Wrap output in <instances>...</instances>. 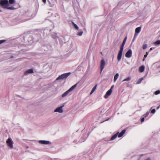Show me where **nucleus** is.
Wrapping results in <instances>:
<instances>
[{
	"label": "nucleus",
	"mask_w": 160,
	"mask_h": 160,
	"mask_svg": "<svg viewBox=\"0 0 160 160\" xmlns=\"http://www.w3.org/2000/svg\"><path fill=\"white\" fill-rule=\"evenodd\" d=\"M16 0H0V6L3 9L8 10H15L16 8L13 6H9L10 4L16 3Z\"/></svg>",
	"instance_id": "obj_1"
},
{
	"label": "nucleus",
	"mask_w": 160,
	"mask_h": 160,
	"mask_svg": "<svg viewBox=\"0 0 160 160\" xmlns=\"http://www.w3.org/2000/svg\"><path fill=\"white\" fill-rule=\"evenodd\" d=\"M77 84H75L71 87L68 90L64 93L62 95V98L65 97L69 94V93L73 91L76 87Z\"/></svg>",
	"instance_id": "obj_2"
},
{
	"label": "nucleus",
	"mask_w": 160,
	"mask_h": 160,
	"mask_svg": "<svg viewBox=\"0 0 160 160\" xmlns=\"http://www.w3.org/2000/svg\"><path fill=\"white\" fill-rule=\"evenodd\" d=\"M6 143L7 146L10 149H12L13 148L14 142L11 138H8L6 141Z\"/></svg>",
	"instance_id": "obj_3"
},
{
	"label": "nucleus",
	"mask_w": 160,
	"mask_h": 160,
	"mask_svg": "<svg viewBox=\"0 0 160 160\" xmlns=\"http://www.w3.org/2000/svg\"><path fill=\"white\" fill-rule=\"evenodd\" d=\"M71 74L70 72H68L62 74L61 75L58 77L56 80H58L60 79H63L67 78Z\"/></svg>",
	"instance_id": "obj_4"
},
{
	"label": "nucleus",
	"mask_w": 160,
	"mask_h": 160,
	"mask_svg": "<svg viewBox=\"0 0 160 160\" xmlns=\"http://www.w3.org/2000/svg\"><path fill=\"white\" fill-rule=\"evenodd\" d=\"M24 15L28 18L27 20L33 18V17H32V12L28 11L25 12Z\"/></svg>",
	"instance_id": "obj_5"
},
{
	"label": "nucleus",
	"mask_w": 160,
	"mask_h": 160,
	"mask_svg": "<svg viewBox=\"0 0 160 160\" xmlns=\"http://www.w3.org/2000/svg\"><path fill=\"white\" fill-rule=\"evenodd\" d=\"M64 106V105L63 104L62 106L57 108L54 111V112H58L59 113H62L63 112L62 108Z\"/></svg>",
	"instance_id": "obj_6"
},
{
	"label": "nucleus",
	"mask_w": 160,
	"mask_h": 160,
	"mask_svg": "<svg viewBox=\"0 0 160 160\" xmlns=\"http://www.w3.org/2000/svg\"><path fill=\"white\" fill-rule=\"evenodd\" d=\"M105 65V62L104 59H102L100 62V73H101Z\"/></svg>",
	"instance_id": "obj_7"
},
{
	"label": "nucleus",
	"mask_w": 160,
	"mask_h": 160,
	"mask_svg": "<svg viewBox=\"0 0 160 160\" xmlns=\"http://www.w3.org/2000/svg\"><path fill=\"white\" fill-rule=\"evenodd\" d=\"M38 142L40 144L44 145H48L51 144V142H50L46 140H39L38 141Z\"/></svg>",
	"instance_id": "obj_8"
},
{
	"label": "nucleus",
	"mask_w": 160,
	"mask_h": 160,
	"mask_svg": "<svg viewBox=\"0 0 160 160\" xmlns=\"http://www.w3.org/2000/svg\"><path fill=\"white\" fill-rule=\"evenodd\" d=\"M123 50V49H120L117 56V59L118 61H120L121 59Z\"/></svg>",
	"instance_id": "obj_9"
},
{
	"label": "nucleus",
	"mask_w": 160,
	"mask_h": 160,
	"mask_svg": "<svg viewBox=\"0 0 160 160\" xmlns=\"http://www.w3.org/2000/svg\"><path fill=\"white\" fill-rule=\"evenodd\" d=\"M132 50L131 49H129L126 53L125 57L128 58H131L132 56Z\"/></svg>",
	"instance_id": "obj_10"
},
{
	"label": "nucleus",
	"mask_w": 160,
	"mask_h": 160,
	"mask_svg": "<svg viewBox=\"0 0 160 160\" xmlns=\"http://www.w3.org/2000/svg\"><path fill=\"white\" fill-rule=\"evenodd\" d=\"M112 92V90H111V89H110L108 90L106 93L105 95L104 96V98H108V96H110Z\"/></svg>",
	"instance_id": "obj_11"
},
{
	"label": "nucleus",
	"mask_w": 160,
	"mask_h": 160,
	"mask_svg": "<svg viewBox=\"0 0 160 160\" xmlns=\"http://www.w3.org/2000/svg\"><path fill=\"white\" fill-rule=\"evenodd\" d=\"M33 72V70L32 69H30L24 72V75H27L30 73H32Z\"/></svg>",
	"instance_id": "obj_12"
},
{
	"label": "nucleus",
	"mask_w": 160,
	"mask_h": 160,
	"mask_svg": "<svg viewBox=\"0 0 160 160\" xmlns=\"http://www.w3.org/2000/svg\"><path fill=\"white\" fill-rule=\"evenodd\" d=\"M127 37H126L124 39L123 41L122 42V43L121 46L120 47V49H121L123 50V47L124 46V45L125 44V43L126 42V40H127Z\"/></svg>",
	"instance_id": "obj_13"
},
{
	"label": "nucleus",
	"mask_w": 160,
	"mask_h": 160,
	"mask_svg": "<svg viewBox=\"0 0 160 160\" xmlns=\"http://www.w3.org/2000/svg\"><path fill=\"white\" fill-rule=\"evenodd\" d=\"M126 132V130L125 129L123 130L122 132L118 134V137L119 138H120L122 137L123 134L125 133Z\"/></svg>",
	"instance_id": "obj_14"
},
{
	"label": "nucleus",
	"mask_w": 160,
	"mask_h": 160,
	"mask_svg": "<svg viewBox=\"0 0 160 160\" xmlns=\"http://www.w3.org/2000/svg\"><path fill=\"white\" fill-rule=\"evenodd\" d=\"M118 133H119V132H118L116 134L113 135L110 138V140L112 141L115 139L117 137Z\"/></svg>",
	"instance_id": "obj_15"
},
{
	"label": "nucleus",
	"mask_w": 160,
	"mask_h": 160,
	"mask_svg": "<svg viewBox=\"0 0 160 160\" xmlns=\"http://www.w3.org/2000/svg\"><path fill=\"white\" fill-rule=\"evenodd\" d=\"M144 69L145 66L143 65L142 66L139 68V71L141 72H143L144 71Z\"/></svg>",
	"instance_id": "obj_16"
},
{
	"label": "nucleus",
	"mask_w": 160,
	"mask_h": 160,
	"mask_svg": "<svg viewBox=\"0 0 160 160\" xmlns=\"http://www.w3.org/2000/svg\"><path fill=\"white\" fill-rule=\"evenodd\" d=\"M143 79L144 78H140L137 81L136 84H140L141 82L142 81Z\"/></svg>",
	"instance_id": "obj_17"
},
{
	"label": "nucleus",
	"mask_w": 160,
	"mask_h": 160,
	"mask_svg": "<svg viewBox=\"0 0 160 160\" xmlns=\"http://www.w3.org/2000/svg\"><path fill=\"white\" fill-rule=\"evenodd\" d=\"M52 38L55 39H57L58 38V37L57 35V34L54 33L52 35Z\"/></svg>",
	"instance_id": "obj_18"
},
{
	"label": "nucleus",
	"mask_w": 160,
	"mask_h": 160,
	"mask_svg": "<svg viewBox=\"0 0 160 160\" xmlns=\"http://www.w3.org/2000/svg\"><path fill=\"white\" fill-rule=\"evenodd\" d=\"M119 77V74L118 73H116L114 77V82H115L117 80Z\"/></svg>",
	"instance_id": "obj_19"
},
{
	"label": "nucleus",
	"mask_w": 160,
	"mask_h": 160,
	"mask_svg": "<svg viewBox=\"0 0 160 160\" xmlns=\"http://www.w3.org/2000/svg\"><path fill=\"white\" fill-rule=\"evenodd\" d=\"M141 27H138L136 28L135 29V32L136 33H139L141 31Z\"/></svg>",
	"instance_id": "obj_20"
},
{
	"label": "nucleus",
	"mask_w": 160,
	"mask_h": 160,
	"mask_svg": "<svg viewBox=\"0 0 160 160\" xmlns=\"http://www.w3.org/2000/svg\"><path fill=\"white\" fill-rule=\"evenodd\" d=\"M97 86V85H96L94 86V87L92 89V90L91 91V92L90 93V94H92L93 92L95 91V90H96V88Z\"/></svg>",
	"instance_id": "obj_21"
},
{
	"label": "nucleus",
	"mask_w": 160,
	"mask_h": 160,
	"mask_svg": "<svg viewBox=\"0 0 160 160\" xmlns=\"http://www.w3.org/2000/svg\"><path fill=\"white\" fill-rule=\"evenodd\" d=\"M72 23L73 24V25L74 28L77 29L78 30L79 28L78 26L76 24H75L73 22H72Z\"/></svg>",
	"instance_id": "obj_22"
},
{
	"label": "nucleus",
	"mask_w": 160,
	"mask_h": 160,
	"mask_svg": "<svg viewBox=\"0 0 160 160\" xmlns=\"http://www.w3.org/2000/svg\"><path fill=\"white\" fill-rule=\"evenodd\" d=\"M131 80V78L130 77H128L127 78L124 79L122 80V82H124L125 81H128Z\"/></svg>",
	"instance_id": "obj_23"
},
{
	"label": "nucleus",
	"mask_w": 160,
	"mask_h": 160,
	"mask_svg": "<svg viewBox=\"0 0 160 160\" xmlns=\"http://www.w3.org/2000/svg\"><path fill=\"white\" fill-rule=\"evenodd\" d=\"M155 44L159 45L160 44V40H158L154 42Z\"/></svg>",
	"instance_id": "obj_24"
},
{
	"label": "nucleus",
	"mask_w": 160,
	"mask_h": 160,
	"mask_svg": "<svg viewBox=\"0 0 160 160\" xmlns=\"http://www.w3.org/2000/svg\"><path fill=\"white\" fill-rule=\"evenodd\" d=\"M149 112H147L145 114L143 115V116L145 118L147 117L149 114Z\"/></svg>",
	"instance_id": "obj_25"
},
{
	"label": "nucleus",
	"mask_w": 160,
	"mask_h": 160,
	"mask_svg": "<svg viewBox=\"0 0 160 160\" xmlns=\"http://www.w3.org/2000/svg\"><path fill=\"white\" fill-rule=\"evenodd\" d=\"M83 32L82 31H80V32H78L77 33V35L79 36H81L82 35Z\"/></svg>",
	"instance_id": "obj_26"
},
{
	"label": "nucleus",
	"mask_w": 160,
	"mask_h": 160,
	"mask_svg": "<svg viewBox=\"0 0 160 160\" xmlns=\"http://www.w3.org/2000/svg\"><path fill=\"white\" fill-rule=\"evenodd\" d=\"M159 93H160V91L159 90L156 91L154 92V94L155 95H158L159 94Z\"/></svg>",
	"instance_id": "obj_27"
},
{
	"label": "nucleus",
	"mask_w": 160,
	"mask_h": 160,
	"mask_svg": "<svg viewBox=\"0 0 160 160\" xmlns=\"http://www.w3.org/2000/svg\"><path fill=\"white\" fill-rule=\"evenodd\" d=\"M147 45L146 44H144L142 48L143 49H145L147 47Z\"/></svg>",
	"instance_id": "obj_28"
},
{
	"label": "nucleus",
	"mask_w": 160,
	"mask_h": 160,
	"mask_svg": "<svg viewBox=\"0 0 160 160\" xmlns=\"http://www.w3.org/2000/svg\"><path fill=\"white\" fill-rule=\"evenodd\" d=\"M155 112H156L155 109H153L151 111V113H153V114H154L155 113Z\"/></svg>",
	"instance_id": "obj_29"
},
{
	"label": "nucleus",
	"mask_w": 160,
	"mask_h": 160,
	"mask_svg": "<svg viewBox=\"0 0 160 160\" xmlns=\"http://www.w3.org/2000/svg\"><path fill=\"white\" fill-rule=\"evenodd\" d=\"M6 41L5 40H0V44L3 43Z\"/></svg>",
	"instance_id": "obj_30"
},
{
	"label": "nucleus",
	"mask_w": 160,
	"mask_h": 160,
	"mask_svg": "<svg viewBox=\"0 0 160 160\" xmlns=\"http://www.w3.org/2000/svg\"><path fill=\"white\" fill-rule=\"evenodd\" d=\"M144 117H143L141 119V122H143L144 120Z\"/></svg>",
	"instance_id": "obj_31"
},
{
	"label": "nucleus",
	"mask_w": 160,
	"mask_h": 160,
	"mask_svg": "<svg viewBox=\"0 0 160 160\" xmlns=\"http://www.w3.org/2000/svg\"><path fill=\"white\" fill-rule=\"evenodd\" d=\"M114 87V85H112L111 86V88L110 89H111V90H112V88H113Z\"/></svg>",
	"instance_id": "obj_32"
},
{
	"label": "nucleus",
	"mask_w": 160,
	"mask_h": 160,
	"mask_svg": "<svg viewBox=\"0 0 160 160\" xmlns=\"http://www.w3.org/2000/svg\"><path fill=\"white\" fill-rule=\"evenodd\" d=\"M147 55L145 54V55H144V58H145L147 57Z\"/></svg>",
	"instance_id": "obj_33"
},
{
	"label": "nucleus",
	"mask_w": 160,
	"mask_h": 160,
	"mask_svg": "<svg viewBox=\"0 0 160 160\" xmlns=\"http://www.w3.org/2000/svg\"><path fill=\"white\" fill-rule=\"evenodd\" d=\"M42 1L44 3H45L46 2V0H42Z\"/></svg>",
	"instance_id": "obj_34"
},
{
	"label": "nucleus",
	"mask_w": 160,
	"mask_h": 160,
	"mask_svg": "<svg viewBox=\"0 0 160 160\" xmlns=\"http://www.w3.org/2000/svg\"><path fill=\"white\" fill-rule=\"evenodd\" d=\"M160 105L157 107V109H158L160 108Z\"/></svg>",
	"instance_id": "obj_35"
},
{
	"label": "nucleus",
	"mask_w": 160,
	"mask_h": 160,
	"mask_svg": "<svg viewBox=\"0 0 160 160\" xmlns=\"http://www.w3.org/2000/svg\"><path fill=\"white\" fill-rule=\"evenodd\" d=\"M148 52H147L146 53V54L147 55H148Z\"/></svg>",
	"instance_id": "obj_36"
},
{
	"label": "nucleus",
	"mask_w": 160,
	"mask_h": 160,
	"mask_svg": "<svg viewBox=\"0 0 160 160\" xmlns=\"http://www.w3.org/2000/svg\"><path fill=\"white\" fill-rule=\"evenodd\" d=\"M145 58H143V61H144L145 60Z\"/></svg>",
	"instance_id": "obj_37"
},
{
	"label": "nucleus",
	"mask_w": 160,
	"mask_h": 160,
	"mask_svg": "<svg viewBox=\"0 0 160 160\" xmlns=\"http://www.w3.org/2000/svg\"><path fill=\"white\" fill-rule=\"evenodd\" d=\"M152 50V48H150V50Z\"/></svg>",
	"instance_id": "obj_38"
},
{
	"label": "nucleus",
	"mask_w": 160,
	"mask_h": 160,
	"mask_svg": "<svg viewBox=\"0 0 160 160\" xmlns=\"http://www.w3.org/2000/svg\"><path fill=\"white\" fill-rule=\"evenodd\" d=\"M108 119H107V120H105V121H107V120H108Z\"/></svg>",
	"instance_id": "obj_39"
},
{
	"label": "nucleus",
	"mask_w": 160,
	"mask_h": 160,
	"mask_svg": "<svg viewBox=\"0 0 160 160\" xmlns=\"http://www.w3.org/2000/svg\"><path fill=\"white\" fill-rule=\"evenodd\" d=\"M1 11L0 10V12H1Z\"/></svg>",
	"instance_id": "obj_40"
}]
</instances>
